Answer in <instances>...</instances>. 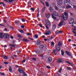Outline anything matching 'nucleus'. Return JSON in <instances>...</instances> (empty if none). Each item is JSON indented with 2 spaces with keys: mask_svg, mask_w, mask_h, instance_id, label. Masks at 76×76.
Wrapping results in <instances>:
<instances>
[{
  "mask_svg": "<svg viewBox=\"0 0 76 76\" xmlns=\"http://www.w3.org/2000/svg\"><path fill=\"white\" fill-rule=\"evenodd\" d=\"M9 34H3L2 33H0V38L3 39L4 37L6 39H8L9 37Z\"/></svg>",
  "mask_w": 76,
  "mask_h": 76,
  "instance_id": "obj_1",
  "label": "nucleus"
},
{
  "mask_svg": "<svg viewBox=\"0 0 76 76\" xmlns=\"http://www.w3.org/2000/svg\"><path fill=\"white\" fill-rule=\"evenodd\" d=\"M67 16H68V13H67V12H66L64 13V15H62L61 16V18L64 20H66L67 19Z\"/></svg>",
  "mask_w": 76,
  "mask_h": 76,
  "instance_id": "obj_2",
  "label": "nucleus"
},
{
  "mask_svg": "<svg viewBox=\"0 0 76 76\" xmlns=\"http://www.w3.org/2000/svg\"><path fill=\"white\" fill-rule=\"evenodd\" d=\"M57 62L60 63L61 62H63L64 60L62 58H58L56 61Z\"/></svg>",
  "mask_w": 76,
  "mask_h": 76,
  "instance_id": "obj_3",
  "label": "nucleus"
},
{
  "mask_svg": "<svg viewBox=\"0 0 76 76\" xmlns=\"http://www.w3.org/2000/svg\"><path fill=\"white\" fill-rule=\"evenodd\" d=\"M69 24H72L74 22V20L73 18H70L69 19Z\"/></svg>",
  "mask_w": 76,
  "mask_h": 76,
  "instance_id": "obj_4",
  "label": "nucleus"
},
{
  "mask_svg": "<svg viewBox=\"0 0 76 76\" xmlns=\"http://www.w3.org/2000/svg\"><path fill=\"white\" fill-rule=\"evenodd\" d=\"M64 3L65 5H66L67 4H70V0H64Z\"/></svg>",
  "mask_w": 76,
  "mask_h": 76,
  "instance_id": "obj_5",
  "label": "nucleus"
},
{
  "mask_svg": "<svg viewBox=\"0 0 76 76\" xmlns=\"http://www.w3.org/2000/svg\"><path fill=\"white\" fill-rule=\"evenodd\" d=\"M52 14H53V15L55 16H58V13L56 11H54L53 12V13Z\"/></svg>",
  "mask_w": 76,
  "mask_h": 76,
  "instance_id": "obj_6",
  "label": "nucleus"
},
{
  "mask_svg": "<svg viewBox=\"0 0 76 76\" xmlns=\"http://www.w3.org/2000/svg\"><path fill=\"white\" fill-rule=\"evenodd\" d=\"M58 6H61L62 4V0H57Z\"/></svg>",
  "mask_w": 76,
  "mask_h": 76,
  "instance_id": "obj_7",
  "label": "nucleus"
},
{
  "mask_svg": "<svg viewBox=\"0 0 76 76\" xmlns=\"http://www.w3.org/2000/svg\"><path fill=\"white\" fill-rule=\"evenodd\" d=\"M56 50L58 51H59L60 50V46H58V45H56Z\"/></svg>",
  "mask_w": 76,
  "mask_h": 76,
  "instance_id": "obj_8",
  "label": "nucleus"
},
{
  "mask_svg": "<svg viewBox=\"0 0 76 76\" xmlns=\"http://www.w3.org/2000/svg\"><path fill=\"white\" fill-rule=\"evenodd\" d=\"M45 22L47 25L49 26L51 25V23H50V21L46 20H45Z\"/></svg>",
  "mask_w": 76,
  "mask_h": 76,
  "instance_id": "obj_9",
  "label": "nucleus"
},
{
  "mask_svg": "<svg viewBox=\"0 0 76 76\" xmlns=\"http://www.w3.org/2000/svg\"><path fill=\"white\" fill-rule=\"evenodd\" d=\"M18 72H19L20 73H21V72H22V73H23V72H24V70H23L21 68H19L18 69Z\"/></svg>",
  "mask_w": 76,
  "mask_h": 76,
  "instance_id": "obj_10",
  "label": "nucleus"
},
{
  "mask_svg": "<svg viewBox=\"0 0 76 76\" xmlns=\"http://www.w3.org/2000/svg\"><path fill=\"white\" fill-rule=\"evenodd\" d=\"M65 6H66V8L67 9H69V8H71L72 7L71 6L68 4H67L66 5H65Z\"/></svg>",
  "mask_w": 76,
  "mask_h": 76,
  "instance_id": "obj_11",
  "label": "nucleus"
},
{
  "mask_svg": "<svg viewBox=\"0 0 76 76\" xmlns=\"http://www.w3.org/2000/svg\"><path fill=\"white\" fill-rule=\"evenodd\" d=\"M65 53L66 54H67L68 56H72V55L71 54V53H70L68 51H65Z\"/></svg>",
  "mask_w": 76,
  "mask_h": 76,
  "instance_id": "obj_12",
  "label": "nucleus"
},
{
  "mask_svg": "<svg viewBox=\"0 0 76 76\" xmlns=\"http://www.w3.org/2000/svg\"><path fill=\"white\" fill-rule=\"evenodd\" d=\"M39 48L41 50L44 49V45H41L39 46Z\"/></svg>",
  "mask_w": 76,
  "mask_h": 76,
  "instance_id": "obj_13",
  "label": "nucleus"
},
{
  "mask_svg": "<svg viewBox=\"0 0 76 76\" xmlns=\"http://www.w3.org/2000/svg\"><path fill=\"white\" fill-rule=\"evenodd\" d=\"M72 27L73 28H76V22L73 23H72Z\"/></svg>",
  "mask_w": 76,
  "mask_h": 76,
  "instance_id": "obj_14",
  "label": "nucleus"
},
{
  "mask_svg": "<svg viewBox=\"0 0 76 76\" xmlns=\"http://www.w3.org/2000/svg\"><path fill=\"white\" fill-rule=\"evenodd\" d=\"M35 52L37 54H39L40 53V50L39 49L36 50Z\"/></svg>",
  "mask_w": 76,
  "mask_h": 76,
  "instance_id": "obj_15",
  "label": "nucleus"
},
{
  "mask_svg": "<svg viewBox=\"0 0 76 76\" xmlns=\"http://www.w3.org/2000/svg\"><path fill=\"white\" fill-rule=\"evenodd\" d=\"M23 41L24 42H28L29 41V40H28L27 39H26L25 38H23Z\"/></svg>",
  "mask_w": 76,
  "mask_h": 76,
  "instance_id": "obj_16",
  "label": "nucleus"
},
{
  "mask_svg": "<svg viewBox=\"0 0 76 76\" xmlns=\"http://www.w3.org/2000/svg\"><path fill=\"white\" fill-rule=\"evenodd\" d=\"M51 34V32L50 31H48L46 33H44L45 35H50Z\"/></svg>",
  "mask_w": 76,
  "mask_h": 76,
  "instance_id": "obj_17",
  "label": "nucleus"
},
{
  "mask_svg": "<svg viewBox=\"0 0 76 76\" xmlns=\"http://www.w3.org/2000/svg\"><path fill=\"white\" fill-rule=\"evenodd\" d=\"M52 59L51 57H49L48 59V62H51L52 61Z\"/></svg>",
  "mask_w": 76,
  "mask_h": 76,
  "instance_id": "obj_18",
  "label": "nucleus"
},
{
  "mask_svg": "<svg viewBox=\"0 0 76 76\" xmlns=\"http://www.w3.org/2000/svg\"><path fill=\"white\" fill-rule=\"evenodd\" d=\"M18 31L20 32H21V33H23V34H24V33H25L24 31H23L21 29H18Z\"/></svg>",
  "mask_w": 76,
  "mask_h": 76,
  "instance_id": "obj_19",
  "label": "nucleus"
},
{
  "mask_svg": "<svg viewBox=\"0 0 76 76\" xmlns=\"http://www.w3.org/2000/svg\"><path fill=\"white\" fill-rule=\"evenodd\" d=\"M9 45H10V46H11V47H15L16 44L13 43V44L12 45L10 44Z\"/></svg>",
  "mask_w": 76,
  "mask_h": 76,
  "instance_id": "obj_20",
  "label": "nucleus"
},
{
  "mask_svg": "<svg viewBox=\"0 0 76 76\" xmlns=\"http://www.w3.org/2000/svg\"><path fill=\"white\" fill-rule=\"evenodd\" d=\"M62 43L61 42H59L58 43V46H59V47L62 46Z\"/></svg>",
  "mask_w": 76,
  "mask_h": 76,
  "instance_id": "obj_21",
  "label": "nucleus"
},
{
  "mask_svg": "<svg viewBox=\"0 0 76 76\" xmlns=\"http://www.w3.org/2000/svg\"><path fill=\"white\" fill-rule=\"evenodd\" d=\"M53 53H54L55 55H56L57 54V50H56L55 49L53 51Z\"/></svg>",
  "mask_w": 76,
  "mask_h": 76,
  "instance_id": "obj_22",
  "label": "nucleus"
},
{
  "mask_svg": "<svg viewBox=\"0 0 76 76\" xmlns=\"http://www.w3.org/2000/svg\"><path fill=\"white\" fill-rule=\"evenodd\" d=\"M46 16L47 18H48L50 17V14L49 13H47L46 14Z\"/></svg>",
  "mask_w": 76,
  "mask_h": 76,
  "instance_id": "obj_23",
  "label": "nucleus"
},
{
  "mask_svg": "<svg viewBox=\"0 0 76 76\" xmlns=\"http://www.w3.org/2000/svg\"><path fill=\"white\" fill-rule=\"evenodd\" d=\"M63 21H62L61 22L58 24L59 26H61L63 25Z\"/></svg>",
  "mask_w": 76,
  "mask_h": 76,
  "instance_id": "obj_24",
  "label": "nucleus"
},
{
  "mask_svg": "<svg viewBox=\"0 0 76 76\" xmlns=\"http://www.w3.org/2000/svg\"><path fill=\"white\" fill-rule=\"evenodd\" d=\"M49 10L50 12H53L54 11V10L53 9V7H52L51 6L50 7Z\"/></svg>",
  "mask_w": 76,
  "mask_h": 76,
  "instance_id": "obj_25",
  "label": "nucleus"
},
{
  "mask_svg": "<svg viewBox=\"0 0 76 76\" xmlns=\"http://www.w3.org/2000/svg\"><path fill=\"white\" fill-rule=\"evenodd\" d=\"M45 4H46V6L47 7H49V6H50V5H49L48 2H45Z\"/></svg>",
  "mask_w": 76,
  "mask_h": 76,
  "instance_id": "obj_26",
  "label": "nucleus"
},
{
  "mask_svg": "<svg viewBox=\"0 0 76 76\" xmlns=\"http://www.w3.org/2000/svg\"><path fill=\"white\" fill-rule=\"evenodd\" d=\"M9 71L10 72H12V67L10 66L9 68Z\"/></svg>",
  "mask_w": 76,
  "mask_h": 76,
  "instance_id": "obj_27",
  "label": "nucleus"
},
{
  "mask_svg": "<svg viewBox=\"0 0 76 76\" xmlns=\"http://www.w3.org/2000/svg\"><path fill=\"white\" fill-rule=\"evenodd\" d=\"M51 16L52 18H53V19H54L55 20H56V17L54 16L53 14H52Z\"/></svg>",
  "mask_w": 76,
  "mask_h": 76,
  "instance_id": "obj_28",
  "label": "nucleus"
},
{
  "mask_svg": "<svg viewBox=\"0 0 76 76\" xmlns=\"http://www.w3.org/2000/svg\"><path fill=\"white\" fill-rule=\"evenodd\" d=\"M61 54L62 56H64V51L63 50H61Z\"/></svg>",
  "mask_w": 76,
  "mask_h": 76,
  "instance_id": "obj_29",
  "label": "nucleus"
},
{
  "mask_svg": "<svg viewBox=\"0 0 76 76\" xmlns=\"http://www.w3.org/2000/svg\"><path fill=\"white\" fill-rule=\"evenodd\" d=\"M41 44V41L39 40H38L37 42V45H40Z\"/></svg>",
  "mask_w": 76,
  "mask_h": 76,
  "instance_id": "obj_30",
  "label": "nucleus"
},
{
  "mask_svg": "<svg viewBox=\"0 0 76 76\" xmlns=\"http://www.w3.org/2000/svg\"><path fill=\"white\" fill-rule=\"evenodd\" d=\"M45 7H44L43 9L42 10V12L43 13L45 11Z\"/></svg>",
  "mask_w": 76,
  "mask_h": 76,
  "instance_id": "obj_31",
  "label": "nucleus"
},
{
  "mask_svg": "<svg viewBox=\"0 0 76 76\" xmlns=\"http://www.w3.org/2000/svg\"><path fill=\"white\" fill-rule=\"evenodd\" d=\"M66 69L69 70H72V68L69 67H67Z\"/></svg>",
  "mask_w": 76,
  "mask_h": 76,
  "instance_id": "obj_32",
  "label": "nucleus"
},
{
  "mask_svg": "<svg viewBox=\"0 0 76 76\" xmlns=\"http://www.w3.org/2000/svg\"><path fill=\"white\" fill-rule=\"evenodd\" d=\"M56 26L55 25H54L53 26V29H56Z\"/></svg>",
  "mask_w": 76,
  "mask_h": 76,
  "instance_id": "obj_33",
  "label": "nucleus"
},
{
  "mask_svg": "<svg viewBox=\"0 0 76 76\" xmlns=\"http://www.w3.org/2000/svg\"><path fill=\"white\" fill-rule=\"evenodd\" d=\"M72 32L73 34H74V35L76 37V32L75 31H72Z\"/></svg>",
  "mask_w": 76,
  "mask_h": 76,
  "instance_id": "obj_34",
  "label": "nucleus"
},
{
  "mask_svg": "<svg viewBox=\"0 0 76 76\" xmlns=\"http://www.w3.org/2000/svg\"><path fill=\"white\" fill-rule=\"evenodd\" d=\"M23 76H27V74H26V73H23Z\"/></svg>",
  "mask_w": 76,
  "mask_h": 76,
  "instance_id": "obj_35",
  "label": "nucleus"
},
{
  "mask_svg": "<svg viewBox=\"0 0 76 76\" xmlns=\"http://www.w3.org/2000/svg\"><path fill=\"white\" fill-rule=\"evenodd\" d=\"M15 23H19V21H15Z\"/></svg>",
  "mask_w": 76,
  "mask_h": 76,
  "instance_id": "obj_36",
  "label": "nucleus"
},
{
  "mask_svg": "<svg viewBox=\"0 0 76 76\" xmlns=\"http://www.w3.org/2000/svg\"><path fill=\"white\" fill-rule=\"evenodd\" d=\"M18 37H19V38H22L23 37L20 34L18 35Z\"/></svg>",
  "mask_w": 76,
  "mask_h": 76,
  "instance_id": "obj_37",
  "label": "nucleus"
},
{
  "mask_svg": "<svg viewBox=\"0 0 76 76\" xmlns=\"http://www.w3.org/2000/svg\"><path fill=\"white\" fill-rule=\"evenodd\" d=\"M55 9H56V10H58V8L56 6H55L54 7Z\"/></svg>",
  "mask_w": 76,
  "mask_h": 76,
  "instance_id": "obj_38",
  "label": "nucleus"
},
{
  "mask_svg": "<svg viewBox=\"0 0 76 76\" xmlns=\"http://www.w3.org/2000/svg\"><path fill=\"white\" fill-rule=\"evenodd\" d=\"M62 70V68H60V69H59V73H61Z\"/></svg>",
  "mask_w": 76,
  "mask_h": 76,
  "instance_id": "obj_39",
  "label": "nucleus"
},
{
  "mask_svg": "<svg viewBox=\"0 0 76 76\" xmlns=\"http://www.w3.org/2000/svg\"><path fill=\"white\" fill-rule=\"evenodd\" d=\"M4 1H6L7 3L9 2L10 3V0H4Z\"/></svg>",
  "mask_w": 76,
  "mask_h": 76,
  "instance_id": "obj_40",
  "label": "nucleus"
},
{
  "mask_svg": "<svg viewBox=\"0 0 76 76\" xmlns=\"http://www.w3.org/2000/svg\"><path fill=\"white\" fill-rule=\"evenodd\" d=\"M4 58L5 59H8V57L6 56H4Z\"/></svg>",
  "mask_w": 76,
  "mask_h": 76,
  "instance_id": "obj_41",
  "label": "nucleus"
},
{
  "mask_svg": "<svg viewBox=\"0 0 76 76\" xmlns=\"http://www.w3.org/2000/svg\"><path fill=\"white\" fill-rule=\"evenodd\" d=\"M73 8L74 9L76 10V6L75 5H73Z\"/></svg>",
  "mask_w": 76,
  "mask_h": 76,
  "instance_id": "obj_42",
  "label": "nucleus"
},
{
  "mask_svg": "<svg viewBox=\"0 0 76 76\" xmlns=\"http://www.w3.org/2000/svg\"><path fill=\"white\" fill-rule=\"evenodd\" d=\"M56 34H59V31L57 30L56 31Z\"/></svg>",
  "mask_w": 76,
  "mask_h": 76,
  "instance_id": "obj_43",
  "label": "nucleus"
},
{
  "mask_svg": "<svg viewBox=\"0 0 76 76\" xmlns=\"http://www.w3.org/2000/svg\"><path fill=\"white\" fill-rule=\"evenodd\" d=\"M65 62L66 63H68V64H70V63H71L70 62H69L68 61H66Z\"/></svg>",
  "mask_w": 76,
  "mask_h": 76,
  "instance_id": "obj_44",
  "label": "nucleus"
},
{
  "mask_svg": "<svg viewBox=\"0 0 76 76\" xmlns=\"http://www.w3.org/2000/svg\"><path fill=\"white\" fill-rule=\"evenodd\" d=\"M31 9L32 11L33 12L35 10V9H34V8H31Z\"/></svg>",
  "mask_w": 76,
  "mask_h": 76,
  "instance_id": "obj_45",
  "label": "nucleus"
},
{
  "mask_svg": "<svg viewBox=\"0 0 76 76\" xmlns=\"http://www.w3.org/2000/svg\"><path fill=\"white\" fill-rule=\"evenodd\" d=\"M54 76H58V73H55Z\"/></svg>",
  "mask_w": 76,
  "mask_h": 76,
  "instance_id": "obj_46",
  "label": "nucleus"
},
{
  "mask_svg": "<svg viewBox=\"0 0 76 76\" xmlns=\"http://www.w3.org/2000/svg\"><path fill=\"white\" fill-rule=\"evenodd\" d=\"M46 68L48 69H50V66H46Z\"/></svg>",
  "mask_w": 76,
  "mask_h": 76,
  "instance_id": "obj_47",
  "label": "nucleus"
},
{
  "mask_svg": "<svg viewBox=\"0 0 76 76\" xmlns=\"http://www.w3.org/2000/svg\"><path fill=\"white\" fill-rule=\"evenodd\" d=\"M0 25L2 26H4V25L3 24H0Z\"/></svg>",
  "mask_w": 76,
  "mask_h": 76,
  "instance_id": "obj_48",
  "label": "nucleus"
},
{
  "mask_svg": "<svg viewBox=\"0 0 76 76\" xmlns=\"http://www.w3.org/2000/svg\"><path fill=\"white\" fill-rule=\"evenodd\" d=\"M21 20H22V21L23 22H25V20L24 19V18H22L21 19Z\"/></svg>",
  "mask_w": 76,
  "mask_h": 76,
  "instance_id": "obj_49",
  "label": "nucleus"
},
{
  "mask_svg": "<svg viewBox=\"0 0 76 76\" xmlns=\"http://www.w3.org/2000/svg\"><path fill=\"white\" fill-rule=\"evenodd\" d=\"M0 74L1 75H3V76L4 75V73H1V72H0Z\"/></svg>",
  "mask_w": 76,
  "mask_h": 76,
  "instance_id": "obj_50",
  "label": "nucleus"
},
{
  "mask_svg": "<svg viewBox=\"0 0 76 76\" xmlns=\"http://www.w3.org/2000/svg\"><path fill=\"white\" fill-rule=\"evenodd\" d=\"M15 0H10V3H11L12 1H13Z\"/></svg>",
  "mask_w": 76,
  "mask_h": 76,
  "instance_id": "obj_51",
  "label": "nucleus"
},
{
  "mask_svg": "<svg viewBox=\"0 0 76 76\" xmlns=\"http://www.w3.org/2000/svg\"><path fill=\"white\" fill-rule=\"evenodd\" d=\"M21 27L22 28H25V26L23 25H22L21 26Z\"/></svg>",
  "mask_w": 76,
  "mask_h": 76,
  "instance_id": "obj_52",
  "label": "nucleus"
},
{
  "mask_svg": "<svg viewBox=\"0 0 76 76\" xmlns=\"http://www.w3.org/2000/svg\"><path fill=\"white\" fill-rule=\"evenodd\" d=\"M70 13L71 16H73V15H74V14H73V13L71 12H70Z\"/></svg>",
  "mask_w": 76,
  "mask_h": 76,
  "instance_id": "obj_53",
  "label": "nucleus"
},
{
  "mask_svg": "<svg viewBox=\"0 0 76 76\" xmlns=\"http://www.w3.org/2000/svg\"><path fill=\"white\" fill-rule=\"evenodd\" d=\"M4 63L5 64H9V63L7 62H4Z\"/></svg>",
  "mask_w": 76,
  "mask_h": 76,
  "instance_id": "obj_54",
  "label": "nucleus"
},
{
  "mask_svg": "<svg viewBox=\"0 0 76 76\" xmlns=\"http://www.w3.org/2000/svg\"><path fill=\"white\" fill-rule=\"evenodd\" d=\"M46 27L47 29H49V28H48V27L47 26V25H46Z\"/></svg>",
  "mask_w": 76,
  "mask_h": 76,
  "instance_id": "obj_55",
  "label": "nucleus"
},
{
  "mask_svg": "<svg viewBox=\"0 0 76 76\" xmlns=\"http://www.w3.org/2000/svg\"><path fill=\"white\" fill-rule=\"evenodd\" d=\"M35 38H38V35H35Z\"/></svg>",
  "mask_w": 76,
  "mask_h": 76,
  "instance_id": "obj_56",
  "label": "nucleus"
},
{
  "mask_svg": "<svg viewBox=\"0 0 76 76\" xmlns=\"http://www.w3.org/2000/svg\"><path fill=\"white\" fill-rule=\"evenodd\" d=\"M32 59L33 60H34V61H36V58H32Z\"/></svg>",
  "mask_w": 76,
  "mask_h": 76,
  "instance_id": "obj_57",
  "label": "nucleus"
},
{
  "mask_svg": "<svg viewBox=\"0 0 76 76\" xmlns=\"http://www.w3.org/2000/svg\"><path fill=\"white\" fill-rule=\"evenodd\" d=\"M51 45H54V42H52L51 43Z\"/></svg>",
  "mask_w": 76,
  "mask_h": 76,
  "instance_id": "obj_58",
  "label": "nucleus"
},
{
  "mask_svg": "<svg viewBox=\"0 0 76 76\" xmlns=\"http://www.w3.org/2000/svg\"><path fill=\"white\" fill-rule=\"evenodd\" d=\"M25 60L24 59L22 62V63H25Z\"/></svg>",
  "mask_w": 76,
  "mask_h": 76,
  "instance_id": "obj_59",
  "label": "nucleus"
},
{
  "mask_svg": "<svg viewBox=\"0 0 76 76\" xmlns=\"http://www.w3.org/2000/svg\"><path fill=\"white\" fill-rule=\"evenodd\" d=\"M39 26H40V27H41V28H42V26L40 24H39Z\"/></svg>",
  "mask_w": 76,
  "mask_h": 76,
  "instance_id": "obj_60",
  "label": "nucleus"
},
{
  "mask_svg": "<svg viewBox=\"0 0 76 76\" xmlns=\"http://www.w3.org/2000/svg\"><path fill=\"white\" fill-rule=\"evenodd\" d=\"M27 34L28 35H31V34H30V33H27Z\"/></svg>",
  "mask_w": 76,
  "mask_h": 76,
  "instance_id": "obj_61",
  "label": "nucleus"
},
{
  "mask_svg": "<svg viewBox=\"0 0 76 76\" xmlns=\"http://www.w3.org/2000/svg\"><path fill=\"white\" fill-rule=\"evenodd\" d=\"M4 22H5V23H6V22H7V21H6V20H4Z\"/></svg>",
  "mask_w": 76,
  "mask_h": 76,
  "instance_id": "obj_62",
  "label": "nucleus"
},
{
  "mask_svg": "<svg viewBox=\"0 0 76 76\" xmlns=\"http://www.w3.org/2000/svg\"><path fill=\"white\" fill-rule=\"evenodd\" d=\"M62 31H59V33H62Z\"/></svg>",
  "mask_w": 76,
  "mask_h": 76,
  "instance_id": "obj_63",
  "label": "nucleus"
},
{
  "mask_svg": "<svg viewBox=\"0 0 76 76\" xmlns=\"http://www.w3.org/2000/svg\"><path fill=\"white\" fill-rule=\"evenodd\" d=\"M72 45L76 47V45L75 44H73V45Z\"/></svg>",
  "mask_w": 76,
  "mask_h": 76,
  "instance_id": "obj_64",
  "label": "nucleus"
}]
</instances>
